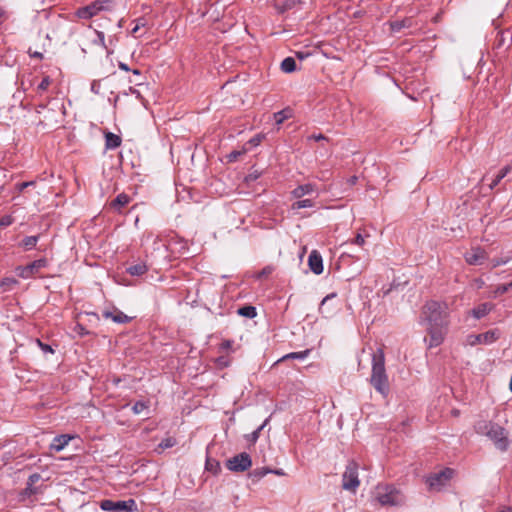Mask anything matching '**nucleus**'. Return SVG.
Returning <instances> with one entry per match:
<instances>
[{
	"label": "nucleus",
	"instance_id": "nucleus-1",
	"mask_svg": "<svg viewBox=\"0 0 512 512\" xmlns=\"http://www.w3.org/2000/svg\"><path fill=\"white\" fill-rule=\"evenodd\" d=\"M422 314L427 322L429 348L437 347L444 341L449 325V307L446 302L430 300L423 307Z\"/></svg>",
	"mask_w": 512,
	"mask_h": 512
},
{
	"label": "nucleus",
	"instance_id": "nucleus-2",
	"mask_svg": "<svg viewBox=\"0 0 512 512\" xmlns=\"http://www.w3.org/2000/svg\"><path fill=\"white\" fill-rule=\"evenodd\" d=\"M370 383L383 397L389 394V382L385 369V356L382 349H378L372 356V372Z\"/></svg>",
	"mask_w": 512,
	"mask_h": 512
},
{
	"label": "nucleus",
	"instance_id": "nucleus-3",
	"mask_svg": "<svg viewBox=\"0 0 512 512\" xmlns=\"http://www.w3.org/2000/svg\"><path fill=\"white\" fill-rule=\"evenodd\" d=\"M475 432L487 436L500 451H506L509 447V439L506 430L491 421L481 420L474 425Z\"/></svg>",
	"mask_w": 512,
	"mask_h": 512
},
{
	"label": "nucleus",
	"instance_id": "nucleus-4",
	"mask_svg": "<svg viewBox=\"0 0 512 512\" xmlns=\"http://www.w3.org/2000/svg\"><path fill=\"white\" fill-rule=\"evenodd\" d=\"M374 498L381 506H399L404 503L402 493L392 485H377Z\"/></svg>",
	"mask_w": 512,
	"mask_h": 512
},
{
	"label": "nucleus",
	"instance_id": "nucleus-5",
	"mask_svg": "<svg viewBox=\"0 0 512 512\" xmlns=\"http://www.w3.org/2000/svg\"><path fill=\"white\" fill-rule=\"evenodd\" d=\"M453 475V469L445 468L437 473L427 476L425 482L430 491H440L448 484Z\"/></svg>",
	"mask_w": 512,
	"mask_h": 512
},
{
	"label": "nucleus",
	"instance_id": "nucleus-6",
	"mask_svg": "<svg viewBox=\"0 0 512 512\" xmlns=\"http://www.w3.org/2000/svg\"><path fill=\"white\" fill-rule=\"evenodd\" d=\"M358 464L354 460H350L346 465L342 475V488L347 491H356L360 485L358 476Z\"/></svg>",
	"mask_w": 512,
	"mask_h": 512
},
{
	"label": "nucleus",
	"instance_id": "nucleus-7",
	"mask_svg": "<svg viewBox=\"0 0 512 512\" xmlns=\"http://www.w3.org/2000/svg\"><path fill=\"white\" fill-rule=\"evenodd\" d=\"M100 508L107 512H133L137 508L134 499L113 501L105 499L100 502Z\"/></svg>",
	"mask_w": 512,
	"mask_h": 512
},
{
	"label": "nucleus",
	"instance_id": "nucleus-8",
	"mask_svg": "<svg viewBox=\"0 0 512 512\" xmlns=\"http://www.w3.org/2000/svg\"><path fill=\"white\" fill-rule=\"evenodd\" d=\"M252 466V459L247 452L239 453L226 461V467L232 472H244Z\"/></svg>",
	"mask_w": 512,
	"mask_h": 512
},
{
	"label": "nucleus",
	"instance_id": "nucleus-9",
	"mask_svg": "<svg viewBox=\"0 0 512 512\" xmlns=\"http://www.w3.org/2000/svg\"><path fill=\"white\" fill-rule=\"evenodd\" d=\"M48 261L45 258L37 259L26 266L17 268V275L23 279L31 278L40 269L47 267Z\"/></svg>",
	"mask_w": 512,
	"mask_h": 512
},
{
	"label": "nucleus",
	"instance_id": "nucleus-10",
	"mask_svg": "<svg viewBox=\"0 0 512 512\" xmlns=\"http://www.w3.org/2000/svg\"><path fill=\"white\" fill-rule=\"evenodd\" d=\"M500 337V332L498 329H492L480 334H472L467 337V341L470 345L474 346L476 344H492Z\"/></svg>",
	"mask_w": 512,
	"mask_h": 512
},
{
	"label": "nucleus",
	"instance_id": "nucleus-11",
	"mask_svg": "<svg viewBox=\"0 0 512 512\" xmlns=\"http://www.w3.org/2000/svg\"><path fill=\"white\" fill-rule=\"evenodd\" d=\"M103 2L95 1L77 10L76 15L81 19H90L103 9Z\"/></svg>",
	"mask_w": 512,
	"mask_h": 512
},
{
	"label": "nucleus",
	"instance_id": "nucleus-12",
	"mask_svg": "<svg viewBox=\"0 0 512 512\" xmlns=\"http://www.w3.org/2000/svg\"><path fill=\"white\" fill-rule=\"evenodd\" d=\"M464 257L466 262L470 265H481L487 259V254L483 249L475 248L466 252Z\"/></svg>",
	"mask_w": 512,
	"mask_h": 512
},
{
	"label": "nucleus",
	"instance_id": "nucleus-13",
	"mask_svg": "<svg viewBox=\"0 0 512 512\" xmlns=\"http://www.w3.org/2000/svg\"><path fill=\"white\" fill-rule=\"evenodd\" d=\"M337 297V293L333 292L325 296L319 306V313L325 317H331L337 310V307L330 304V301Z\"/></svg>",
	"mask_w": 512,
	"mask_h": 512
},
{
	"label": "nucleus",
	"instance_id": "nucleus-14",
	"mask_svg": "<svg viewBox=\"0 0 512 512\" xmlns=\"http://www.w3.org/2000/svg\"><path fill=\"white\" fill-rule=\"evenodd\" d=\"M308 265L314 274H321L323 272L322 256L317 251H312L308 257Z\"/></svg>",
	"mask_w": 512,
	"mask_h": 512
},
{
	"label": "nucleus",
	"instance_id": "nucleus-15",
	"mask_svg": "<svg viewBox=\"0 0 512 512\" xmlns=\"http://www.w3.org/2000/svg\"><path fill=\"white\" fill-rule=\"evenodd\" d=\"M131 201V197L127 195L126 193H120L118 194L115 199H113L109 207L117 213H121L122 209L128 205Z\"/></svg>",
	"mask_w": 512,
	"mask_h": 512
},
{
	"label": "nucleus",
	"instance_id": "nucleus-16",
	"mask_svg": "<svg viewBox=\"0 0 512 512\" xmlns=\"http://www.w3.org/2000/svg\"><path fill=\"white\" fill-rule=\"evenodd\" d=\"M315 191V185L312 183H306L303 185L297 186L295 189L291 191V195L293 198L300 199L305 195L311 194Z\"/></svg>",
	"mask_w": 512,
	"mask_h": 512
},
{
	"label": "nucleus",
	"instance_id": "nucleus-17",
	"mask_svg": "<svg viewBox=\"0 0 512 512\" xmlns=\"http://www.w3.org/2000/svg\"><path fill=\"white\" fill-rule=\"evenodd\" d=\"M103 317L107 319L111 318L113 322L118 324L128 323L132 319L131 317L127 316L126 314L119 310H117L116 312L104 311Z\"/></svg>",
	"mask_w": 512,
	"mask_h": 512
},
{
	"label": "nucleus",
	"instance_id": "nucleus-18",
	"mask_svg": "<svg viewBox=\"0 0 512 512\" xmlns=\"http://www.w3.org/2000/svg\"><path fill=\"white\" fill-rule=\"evenodd\" d=\"M390 30L393 33L400 32L404 28H411L413 26L412 18H404L402 20H394L389 22Z\"/></svg>",
	"mask_w": 512,
	"mask_h": 512
},
{
	"label": "nucleus",
	"instance_id": "nucleus-19",
	"mask_svg": "<svg viewBox=\"0 0 512 512\" xmlns=\"http://www.w3.org/2000/svg\"><path fill=\"white\" fill-rule=\"evenodd\" d=\"M493 308L494 305L491 303H482L477 307L473 308L471 314L475 319H481L484 316H486L490 311H492Z\"/></svg>",
	"mask_w": 512,
	"mask_h": 512
},
{
	"label": "nucleus",
	"instance_id": "nucleus-20",
	"mask_svg": "<svg viewBox=\"0 0 512 512\" xmlns=\"http://www.w3.org/2000/svg\"><path fill=\"white\" fill-rule=\"evenodd\" d=\"M300 0H278L275 4V8L281 14L294 9L300 4Z\"/></svg>",
	"mask_w": 512,
	"mask_h": 512
},
{
	"label": "nucleus",
	"instance_id": "nucleus-21",
	"mask_svg": "<svg viewBox=\"0 0 512 512\" xmlns=\"http://www.w3.org/2000/svg\"><path fill=\"white\" fill-rule=\"evenodd\" d=\"M70 440H71V436H69L67 434L58 435V436L54 437L52 444H51V448L53 450L59 452L62 449H64V447L69 443Z\"/></svg>",
	"mask_w": 512,
	"mask_h": 512
},
{
	"label": "nucleus",
	"instance_id": "nucleus-22",
	"mask_svg": "<svg viewBox=\"0 0 512 512\" xmlns=\"http://www.w3.org/2000/svg\"><path fill=\"white\" fill-rule=\"evenodd\" d=\"M121 138L112 133V132H107L105 134V147L106 149H116L118 148L120 145H121Z\"/></svg>",
	"mask_w": 512,
	"mask_h": 512
},
{
	"label": "nucleus",
	"instance_id": "nucleus-23",
	"mask_svg": "<svg viewBox=\"0 0 512 512\" xmlns=\"http://www.w3.org/2000/svg\"><path fill=\"white\" fill-rule=\"evenodd\" d=\"M148 270V267L145 263L140 262L134 265L129 266L126 271L131 276H141L145 274Z\"/></svg>",
	"mask_w": 512,
	"mask_h": 512
},
{
	"label": "nucleus",
	"instance_id": "nucleus-24",
	"mask_svg": "<svg viewBox=\"0 0 512 512\" xmlns=\"http://www.w3.org/2000/svg\"><path fill=\"white\" fill-rule=\"evenodd\" d=\"M237 314L245 318L253 319L257 316V310L256 307L252 305H245L237 310Z\"/></svg>",
	"mask_w": 512,
	"mask_h": 512
},
{
	"label": "nucleus",
	"instance_id": "nucleus-25",
	"mask_svg": "<svg viewBox=\"0 0 512 512\" xmlns=\"http://www.w3.org/2000/svg\"><path fill=\"white\" fill-rule=\"evenodd\" d=\"M39 240V235H34V236H26L20 243V246L26 250V251H29L31 249H33L36 245H37V242Z\"/></svg>",
	"mask_w": 512,
	"mask_h": 512
},
{
	"label": "nucleus",
	"instance_id": "nucleus-26",
	"mask_svg": "<svg viewBox=\"0 0 512 512\" xmlns=\"http://www.w3.org/2000/svg\"><path fill=\"white\" fill-rule=\"evenodd\" d=\"M42 490L36 486H30L29 483H26L25 489L20 493V500L24 501L26 498H29L32 495H36L41 493Z\"/></svg>",
	"mask_w": 512,
	"mask_h": 512
},
{
	"label": "nucleus",
	"instance_id": "nucleus-27",
	"mask_svg": "<svg viewBox=\"0 0 512 512\" xmlns=\"http://www.w3.org/2000/svg\"><path fill=\"white\" fill-rule=\"evenodd\" d=\"M292 116V110L290 108H285L281 111L274 113L273 117L276 124L280 125L285 120L289 119Z\"/></svg>",
	"mask_w": 512,
	"mask_h": 512
},
{
	"label": "nucleus",
	"instance_id": "nucleus-28",
	"mask_svg": "<svg viewBox=\"0 0 512 512\" xmlns=\"http://www.w3.org/2000/svg\"><path fill=\"white\" fill-rule=\"evenodd\" d=\"M281 70L285 73H292L296 70V61L292 57H286L281 62Z\"/></svg>",
	"mask_w": 512,
	"mask_h": 512
},
{
	"label": "nucleus",
	"instance_id": "nucleus-29",
	"mask_svg": "<svg viewBox=\"0 0 512 512\" xmlns=\"http://www.w3.org/2000/svg\"><path fill=\"white\" fill-rule=\"evenodd\" d=\"M314 204V201L311 199L298 200L291 205V210L295 211L303 208H312Z\"/></svg>",
	"mask_w": 512,
	"mask_h": 512
},
{
	"label": "nucleus",
	"instance_id": "nucleus-30",
	"mask_svg": "<svg viewBox=\"0 0 512 512\" xmlns=\"http://www.w3.org/2000/svg\"><path fill=\"white\" fill-rule=\"evenodd\" d=\"M309 353H310L309 349H306L304 351H299V352H292V353H289V354L283 356L282 360H286V359L304 360L305 358L308 357Z\"/></svg>",
	"mask_w": 512,
	"mask_h": 512
},
{
	"label": "nucleus",
	"instance_id": "nucleus-31",
	"mask_svg": "<svg viewBox=\"0 0 512 512\" xmlns=\"http://www.w3.org/2000/svg\"><path fill=\"white\" fill-rule=\"evenodd\" d=\"M272 470L269 468H257L254 469L252 472L249 473V477H251L253 480H260L268 473H271Z\"/></svg>",
	"mask_w": 512,
	"mask_h": 512
},
{
	"label": "nucleus",
	"instance_id": "nucleus-32",
	"mask_svg": "<svg viewBox=\"0 0 512 512\" xmlns=\"http://www.w3.org/2000/svg\"><path fill=\"white\" fill-rule=\"evenodd\" d=\"M512 288V281L510 283L499 285L492 293V297L496 298L502 294L507 293Z\"/></svg>",
	"mask_w": 512,
	"mask_h": 512
},
{
	"label": "nucleus",
	"instance_id": "nucleus-33",
	"mask_svg": "<svg viewBox=\"0 0 512 512\" xmlns=\"http://www.w3.org/2000/svg\"><path fill=\"white\" fill-rule=\"evenodd\" d=\"M148 408V403L145 402V401H137L134 403V405L132 406V411L134 414L138 415L140 414L141 412H143L145 409Z\"/></svg>",
	"mask_w": 512,
	"mask_h": 512
},
{
	"label": "nucleus",
	"instance_id": "nucleus-34",
	"mask_svg": "<svg viewBox=\"0 0 512 512\" xmlns=\"http://www.w3.org/2000/svg\"><path fill=\"white\" fill-rule=\"evenodd\" d=\"M264 425L259 426L256 430H254L252 433L246 435V439L251 443H256V441L259 439L260 432L263 429Z\"/></svg>",
	"mask_w": 512,
	"mask_h": 512
},
{
	"label": "nucleus",
	"instance_id": "nucleus-35",
	"mask_svg": "<svg viewBox=\"0 0 512 512\" xmlns=\"http://www.w3.org/2000/svg\"><path fill=\"white\" fill-rule=\"evenodd\" d=\"M176 444V440L173 437H167L159 443V448L168 449Z\"/></svg>",
	"mask_w": 512,
	"mask_h": 512
},
{
	"label": "nucleus",
	"instance_id": "nucleus-36",
	"mask_svg": "<svg viewBox=\"0 0 512 512\" xmlns=\"http://www.w3.org/2000/svg\"><path fill=\"white\" fill-rule=\"evenodd\" d=\"M51 84V79L49 76H45L41 82L37 86V91H45L49 85Z\"/></svg>",
	"mask_w": 512,
	"mask_h": 512
},
{
	"label": "nucleus",
	"instance_id": "nucleus-37",
	"mask_svg": "<svg viewBox=\"0 0 512 512\" xmlns=\"http://www.w3.org/2000/svg\"><path fill=\"white\" fill-rule=\"evenodd\" d=\"M36 342L44 354L54 353V350L52 349V347L49 344L43 343L39 339H37Z\"/></svg>",
	"mask_w": 512,
	"mask_h": 512
},
{
	"label": "nucleus",
	"instance_id": "nucleus-38",
	"mask_svg": "<svg viewBox=\"0 0 512 512\" xmlns=\"http://www.w3.org/2000/svg\"><path fill=\"white\" fill-rule=\"evenodd\" d=\"M35 181H27V182H21L16 185V188L19 192H22L24 189L30 186H34Z\"/></svg>",
	"mask_w": 512,
	"mask_h": 512
},
{
	"label": "nucleus",
	"instance_id": "nucleus-39",
	"mask_svg": "<svg viewBox=\"0 0 512 512\" xmlns=\"http://www.w3.org/2000/svg\"><path fill=\"white\" fill-rule=\"evenodd\" d=\"M96 33H97V38L98 39L95 41V43L101 45L104 48H106L104 32L96 31Z\"/></svg>",
	"mask_w": 512,
	"mask_h": 512
},
{
	"label": "nucleus",
	"instance_id": "nucleus-40",
	"mask_svg": "<svg viewBox=\"0 0 512 512\" xmlns=\"http://www.w3.org/2000/svg\"><path fill=\"white\" fill-rule=\"evenodd\" d=\"M40 479H41V475L39 473H33L29 476L27 483H29L30 486H33Z\"/></svg>",
	"mask_w": 512,
	"mask_h": 512
},
{
	"label": "nucleus",
	"instance_id": "nucleus-41",
	"mask_svg": "<svg viewBox=\"0 0 512 512\" xmlns=\"http://www.w3.org/2000/svg\"><path fill=\"white\" fill-rule=\"evenodd\" d=\"M100 88H101V85H100V81L98 80H94L92 83H91V92H93L94 94H99L100 93Z\"/></svg>",
	"mask_w": 512,
	"mask_h": 512
},
{
	"label": "nucleus",
	"instance_id": "nucleus-42",
	"mask_svg": "<svg viewBox=\"0 0 512 512\" xmlns=\"http://www.w3.org/2000/svg\"><path fill=\"white\" fill-rule=\"evenodd\" d=\"M216 363L220 367H227V366H229V360L226 357H224V356L218 357L216 359Z\"/></svg>",
	"mask_w": 512,
	"mask_h": 512
},
{
	"label": "nucleus",
	"instance_id": "nucleus-43",
	"mask_svg": "<svg viewBox=\"0 0 512 512\" xmlns=\"http://www.w3.org/2000/svg\"><path fill=\"white\" fill-rule=\"evenodd\" d=\"M308 139L309 140H314V141H322V140H326L327 141L328 140V138L325 135L321 134V133H319V134H312V135H310L308 137Z\"/></svg>",
	"mask_w": 512,
	"mask_h": 512
},
{
	"label": "nucleus",
	"instance_id": "nucleus-44",
	"mask_svg": "<svg viewBox=\"0 0 512 512\" xmlns=\"http://www.w3.org/2000/svg\"><path fill=\"white\" fill-rule=\"evenodd\" d=\"M353 243L358 246H363L365 244V239L360 233H358L354 238Z\"/></svg>",
	"mask_w": 512,
	"mask_h": 512
},
{
	"label": "nucleus",
	"instance_id": "nucleus-45",
	"mask_svg": "<svg viewBox=\"0 0 512 512\" xmlns=\"http://www.w3.org/2000/svg\"><path fill=\"white\" fill-rule=\"evenodd\" d=\"M502 179L503 178L501 176H499V174H497L496 177L489 184V189L493 190L501 182Z\"/></svg>",
	"mask_w": 512,
	"mask_h": 512
},
{
	"label": "nucleus",
	"instance_id": "nucleus-46",
	"mask_svg": "<svg viewBox=\"0 0 512 512\" xmlns=\"http://www.w3.org/2000/svg\"><path fill=\"white\" fill-rule=\"evenodd\" d=\"M16 283L17 281L14 278H4L0 281V286H9Z\"/></svg>",
	"mask_w": 512,
	"mask_h": 512
},
{
	"label": "nucleus",
	"instance_id": "nucleus-47",
	"mask_svg": "<svg viewBox=\"0 0 512 512\" xmlns=\"http://www.w3.org/2000/svg\"><path fill=\"white\" fill-rule=\"evenodd\" d=\"M271 272H272V268H271V267H265V268H263V269L258 273L257 278L265 277V276L269 275Z\"/></svg>",
	"mask_w": 512,
	"mask_h": 512
},
{
	"label": "nucleus",
	"instance_id": "nucleus-48",
	"mask_svg": "<svg viewBox=\"0 0 512 512\" xmlns=\"http://www.w3.org/2000/svg\"><path fill=\"white\" fill-rule=\"evenodd\" d=\"M512 167L507 165L505 167H503L500 171H499V176H501L503 179L508 175V173L511 171Z\"/></svg>",
	"mask_w": 512,
	"mask_h": 512
},
{
	"label": "nucleus",
	"instance_id": "nucleus-49",
	"mask_svg": "<svg viewBox=\"0 0 512 512\" xmlns=\"http://www.w3.org/2000/svg\"><path fill=\"white\" fill-rule=\"evenodd\" d=\"M232 341L231 340H225L221 343L220 349L221 350H228L232 347Z\"/></svg>",
	"mask_w": 512,
	"mask_h": 512
},
{
	"label": "nucleus",
	"instance_id": "nucleus-50",
	"mask_svg": "<svg viewBox=\"0 0 512 512\" xmlns=\"http://www.w3.org/2000/svg\"><path fill=\"white\" fill-rule=\"evenodd\" d=\"M242 153L240 151H232L229 155V161H235Z\"/></svg>",
	"mask_w": 512,
	"mask_h": 512
},
{
	"label": "nucleus",
	"instance_id": "nucleus-51",
	"mask_svg": "<svg viewBox=\"0 0 512 512\" xmlns=\"http://www.w3.org/2000/svg\"><path fill=\"white\" fill-rule=\"evenodd\" d=\"M506 262L507 261H505V260L493 259L491 263H492V267L495 268V267L505 264Z\"/></svg>",
	"mask_w": 512,
	"mask_h": 512
},
{
	"label": "nucleus",
	"instance_id": "nucleus-52",
	"mask_svg": "<svg viewBox=\"0 0 512 512\" xmlns=\"http://www.w3.org/2000/svg\"><path fill=\"white\" fill-rule=\"evenodd\" d=\"M118 67H119L121 70H123V71H126V72L130 71L129 66H128L126 63H124V62H119V63H118Z\"/></svg>",
	"mask_w": 512,
	"mask_h": 512
},
{
	"label": "nucleus",
	"instance_id": "nucleus-53",
	"mask_svg": "<svg viewBox=\"0 0 512 512\" xmlns=\"http://www.w3.org/2000/svg\"><path fill=\"white\" fill-rule=\"evenodd\" d=\"M6 19V11L0 6V24Z\"/></svg>",
	"mask_w": 512,
	"mask_h": 512
},
{
	"label": "nucleus",
	"instance_id": "nucleus-54",
	"mask_svg": "<svg viewBox=\"0 0 512 512\" xmlns=\"http://www.w3.org/2000/svg\"><path fill=\"white\" fill-rule=\"evenodd\" d=\"M261 141V137L260 136H255L253 137L251 140H250V143L254 146L258 145Z\"/></svg>",
	"mask_w": 512,
	"mask_h": 512
},
{
	"label": "nucleus",
	"instance_id": "nucleus-55",
	"mask_svg": "<svg viewBox=\"0 0 512 512\" xmlns=\"http://www.w3.org/2000/svg\"><path fill=\"white\" fill-rule=\"evenodd\" d=\"M76 329H77L78 333H79V334H81V335H84V334H87V333H88V332L85 330V328H84L82 325H80V324H78V325L76 326Z\"/></svg>",
	"mask_w": 512,
	"mask_h": 512
},
{
	"label": "nucleus",
	"instance_id": "nucleus-56",
	"mask_svg": "<svg viewBox=\"0 0 512 512\" xmlns=\"http://www.w3.org/2000/svg\"><path fill=\"white\" fill-rule=\"evenodd\" d=\"M296 56H297V58H299V59H301V60H302V59H305L306 57H308V56H309V53L297 52V53H296Z\"/></svg>",
	"mask_w": 512,
	"mask_h": 512
},
{
	"label": "nucleus",
	"instance_id": "nucleus-57",
	"mask_svg": "<svg viewBox=\"0 0 512 512\" xmlns=\"http://www.w3.org/2000/svg\"><path fill=\"white\" fill-rule=\"evenodd\" d=\"M257 178H258V175H257V174H249V175L246 177V181L256 180Z\"/></svg>",
	"mask_w": 512,
	"mask_h": 512
},
{
	"label": "nucleus",
	"instance_id": "nucleus-58",
	"mask_svg": "<svg viewBox=\"0 0 512 512\" xmlns=\"http://www.w3.org/2000/svg\"><path fill=\"white\" fill-rule=\"evenodd\" d=\"M31 57L42 59L43 58V54L41 52H37L36 51L33 54H31Z\"/></svg>",
	"mask_w": 512,
	"mask_h": 512
},
{
	"label": "nucleus",
	"instance_id": "nucleus-59",
	"mask_svg": "<svg viewBox=\"0 0 512 512\" xmlns=\"http://www.w3.org/2000/svg\"><path fill=\"white\" fill-rule=\"evenodd\" d=\"M357 180H358V179H357V177H356V176H352V177L349 179V184H350V185H354V184H356Z\"/></svg>",
	"mask_w": 512,
	"mask_h": 512
},
{
	"label": "nucleus",
	"instance_id": "nucleus-60",
	"mask_svg": "<svg viewBox=\"0 0 512 512\" xmlns=\"http://www.w3.org/2000/svg\"><path fill=\"white\" fill-rule=\"evenodd\" d=\"M451 413H452V415H453L454 417L459 416V410H457V409H453V410L451 411Z\"/></svg>",
	"mask_w": 512,
	"mask_h": 512
},
{
	"label": "nucleus",
	"instance_id": "nucleus-61",
	"mask_svg": "<svg viewBox=\"0 0 512 512\" xmlns=\"http://www.w3.org/2000/svg\"><path fill=\"white\" fill-rule=\"evenodd\" d=\"M271 473H275L277 475H283L284 474L282 470H272Z\"/></svg>",
	"mask_w": 512,
	"mask_h": 512
},
{
	"label": "nucleus",
	"instance_id": "nucleus-62",
	"mask_svg": "<svg viewBox=\"0 0 512 512\" xmlns=\"http://www.w3.org/2000/svg\"><path fill=\"white\" fill-rule=\"evenodd\" d=\"M132 73H133L134 75H137V76L141 75V71H140V70H138V69H134V70H132Z\"/></svg>",
	"mask_w": 512,
	"mask_h": 512
},
{
	"label": "nucleus",
	"instance_id": "nucleus-63",
	"mask_svg": "<svg viewBox=\"0 0 512 512\" xmlns=\"http://www.w3.org/2000/svg\"><path fill=\"white\" fill-rule=\"evenodd\" d=\"M1 224L2 225H9L10 221L8 219H2Z\"/></svg>",
	"mask_w": 512,
	"mask_h": 512
},
{
	"label": "nucleus",
	"instance_id": "nucleus-64",
	"mask_svg": "<svg viewBox=\"0 0 512 512\" xmlns=\"http://www.w3.org/2000/svg\"><path fill=\"white\" fill-rule=\"evenodd\" d=\"M139 27H140L139 25H136V26L132 29L131 33H132V34H135V33L139 30Z\"/></svg>",
	"mask_w": 512,
	"mask_h": 512
}]
</instances>
